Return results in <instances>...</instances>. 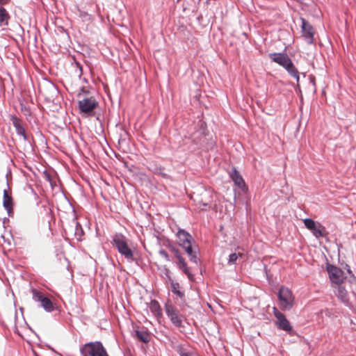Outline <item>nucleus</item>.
<instances>
[{"mask_svg":"<svg viewBox=\"0 0 356 356\" xmlns=\"http://www.w3.org/2000/svg\"><path fill=\"white\" fill-rule=\"evenodd\" d=\"M113 245L118 250V252L124 256L129 262L135 261L134 252L129 247L127 238L122 234H117L113 238L112 241Z\"/></svg>","mask_w":356,"mask_h":356,"instance_id":"f257e3e1","label":"nucleus"},{"mask_svg":"<svg viewBox=\"0 0 356 356\" xmlns=\"http://www.w3.org/2000/svg\"><path fill=\"white\" fill-rule=\"evenodd\" d=\"M279 307L282 310H290L295 305V296L291 289L281 286L277 292Z\"/></svg>","mask_w":356,"mask_h":356,"instance_id":"f03ea898","label":"nucleus"},{"mask_svg":"<svg viewBox=\"0 0 356 356\" xmlns=\"http://www.w3.org/2000/svg\"><path fill=\"white\" fill-rule=\"evenodd\" d=\"M80 351L83 356H108L100 341L87 343L81 348Z\"/></svg>","mask_w":356,"mask_h":356,"instance_id":"7ed1b4c3","label":"nucleus"},{"mask_svg":"<svg viewBox=\"0 0 356 356\" xmlns=\"http://www.w3.org/2000/svg\"><path fill=\"white\" fill-rule=\"evenodd\" d=\"M305 226L312 232L314 236L316 238L323 237L327 235L325 228L318 222H316L311 218L304 220Z\"/></svg>","mask_w":356,"mask_h":356,"instance_id":"20e7f679","label":"nucleus"},{"mask_svg":"<svg viewBox=\"0 0 356 356\" xmlns=\"http://www.w3.org/2000/svg\"><path fill=\"white\" fill-rule=\"evenodd\" d=\"M32 293L34 301L40 302L41 307L47 312H51L54 310V306L51 300L49 298L44 296L42 292L36 289H33Z\"/></svg>","mask_w":356,"mask_h":356,"instance_id":"39448f33","label":"nucleus"},{"mask_svg":"<svg viewBox=\"0 0 356 356\" xmlns=\"http://www.w3.org/2000/svg\"><path fill=\"white\" fill-rule=\"evenodd\" d=\"M79 108L81 113L90 115L98 105L95 97H85L78 102Z\"/></svg>","mask_w":356,"mask_h":356,"instance_id":"423d86ee","label":"nucleus"},{"mask_svg":"<svg viewBox=\"0 0 356 356\" xmlns=\"http://www.w3.org/2000/svg\"><path fill=\"white\" fill-rule=\"evenodd\" d=\"M273 314L276 318L275 324L277 325V327L286 332H291L292 330V326L291 325L290 322L286 318L285 315L279 311L275 307L273 308Z\"/></svg>","mask_w":356,"mask_h":356,"instance_id":"0eeeda50","label":"nucleus"},{"mask_svg":"<svg viewBox=\"0 0 356 356\" xmlns=\"http://www.w3.org/2000/svg\"><path fill=\"white\" fill-rule=\"evenodd\" d=\"M165 311L166 315L175 327H181L182 326V319L176 307L172 305H166L165 307Z\"/></svg>","mask_w":356,"mask_h":356,"instance_id":"6e6552de","label":"nucleus"},{"mask_svg":"<svg viewBox=\"0 0 356 356\" xmlns=\"http://www.w3.org/2000/svg\"><path fill=\"white\" fill-rule=\"evenodd\" d=\"M327 270L329 277L333 284L337 286L342 284L345 277L343 272L340 268L332 265H328Z\"/></svg>","mask_w":356,"mask_h":356,"instance_id":"1a4fd4ad","label":"nucleus"},{"mask_svg":"<svg viewBox=\"0 0 356 356\" xmlns=\"http://www.w3.org/2000/svg\"><path fill=\"white\" fill-rule=\"evenodd\" d=\"M335 293L341 301L346 303L352 304L356 302V293L354 292H348L341 284L337 286Z\"/></svg>","mask_w":356,"mask_h":356,"instance_id":"9d476101","label":"nucleus"},{"mask_svg":"<svg viewBox=\"0 0 356 356\" xmlns=\"http://www.w3.org/2000/svg\"><path fill=\"white\" fill-rule=\"evenodd\" d=\"M170 251L175 254V257L177 259V266L179 269H181L184 274H186L188 279L191 280L193 277L192 273L190 272L189 268L187 266V264L184 260V259L181 255L179 250L172 246L170 248Z\"/></svg>","mask_w":356,"mask_h":356,"instance_id":"9b49d317","label":"nucleus"},{"mask_svg":"<svg viewBox=\"0 0 356 356\" xmlns=\"http://www.w3.org/2000/svg\"><path fill=\"white\" fill-rule=\"evenodd\" d=\"M72 225L65 231L66 234L70 233L74 236L77 241H81V237L83 234L81 224L76 220V218H73L72 220Z\"/></svg>","mask_w":356,"mask_h":356,"instance_id":"f8f14e48","label":"nucleus"},{"mask_svg":"<svg viewBox=\"0 0 356 356\" xmlns=\"http://www.w3.org/2000/svg\"><path fill=\"white\" fill-rule=\"evenodd\" d=\"M302 36L308 43H312L314 41V31L313 27L307 23L305 19L302 18Z\"/></svg>","mask_w":356,"mask_h":356,"instance_id":"ddd939ff","label":"nucleus"},{"mask_svg":"<svg viewBox=\"0 0 356 356\" xmlns=\"http://www.w3.org/2000/svg\"><path fill=\"white\" fill-rule=\"evenodd\" d=\"M269 56L273 61L282 66L284 68L291 61L289 57L284 54L274 53L270 54Z\"/></svg>","mask_w":356,"mask_h":356,"instance_id":"4468645a","label":"nucleus"},{"mask_svg":"<svg viewBox=\"0 0 356 356\" xmlns=\"http://www.w3.org/2000/svg\"><path fill=\"white\" fill-rule=\"evenodd\" d=\"M177 236L179 240V244L181 247L191 243L193 241L192 236L184 229H179L177 233Z\"/></svg>","mask_w":356,"mask_h":356,"instance_id":"2eb2a0df","label":"nucleus"},{"mask_svg":"<svg viewBox=\"0 0 356 356\" xmlns=\"http://www.w3.org/2000/svg\"><path fill=\"white\" fill-rule=\"evenodd\" d=\"M3 206L6 210L8 215L11 216L13 214V198L12 196L8 194L6 189L3 191Z\"/></svg>","mask_w":356,"mask_h":356,"instance_id":"dca6fc26","label":"nucleus"},{"mask_svg":"<svg viewBox=\"0 0 356 356\" xmlns=\"http://www.w3.org/2000/svg\"><path fill=\"white\" fill-rule=\"evenodd\" d=\"M12 122L14 127L15 128L17 134L19 136H22L24 140H26L27 136L26 134L25 129L22 126V121L17 117H13Z\"/></svg>","mask_w":356,"mask_h":356,"instance_id":"f3484780","label":"nucleus"},{"mask_svg":"<svg viewBox=\"0 0 356 356\" xmlns=\"http://www.w3.org/2000/svg\"><path fill=\"white\" fill-rule=\"evenodd\" d=\"M182 248L185 250L186 252L188 255L191 261L197 264L198 259H197V252L196 250L193 249L191 243L189 244H187L186 245L182 246Z\"/></svg>","mask_w":356,"mask_h":356,"instance_id":"a211bd4d","label":"nucleus"},{"mask_svg":"<svg viewBox=\"0 0 356 356\" xmlns=\"http://www.w3.org/2000/svg\"><path fill=\"white\" fill-rule=\"evenodd\" d=\"M284 68L286 69V70L288 72V73L291 76H293V78H295L296 79L297 86H299V79H300L299 72H298L297 68L293 65V62L292 61L289 62V63H288L287 65Z\"/></svg>","mask_w":356,"mask_h":356,"instance_id":"6ab92c4d","label":"nucleus"},{"mask_svg":"<svg viewBox=\"0 0 356 356\" xmlns=\"http://www.w3.org/2000/svg\"><path fill=\"white\" fill-rule=\"evenodd\" d=\"M230 177L234 184L239 188H242L245 185L242 176L239 174L238 172L236 171V169L232 170V172L230 173Z\"/></svg>","mask_w":356,"mask_h":356,"instance_id":"aec40b11","label":"nucleus"},{"mask_svg":"<svg viewBox=\"0 0 356 356\" xmlns=\"http://www.w3.org/2000/svg\"><path fill=\"white\" fill-rule=\"evenodd\" d=\"M136 334L137 338L144 343H147L150 340V336L145 328L136 330Z\"/></svg>","mask_w":356,"mask_h":356,"instance_id":"412c9836","label":"nucleus"},{"mask_svg":"<svg viewBox=\"0 0 356 356\" xmlns=\"http://www.w3.org/2000/svg\"><path fill=\"white\" fill-rule=\"evenodd\" d=\"M9 15L6 10L0 6V26L8 25Z\"/></svg>","mask_w":356,"mask_h":356,"instance_id":"4be33fe9","label":"nucleus"},{"mask_svg":"<svg viewBox=\"0 0 356 356\" xmlns=\"http://www.w3.org/2000/svg\"><path fill=\"white\" fill-rule=\"evenodd\" d=\"M172 292L180 298H183L184 294L179 290L180 286L178 282H172L171 283Z\"/></svg>","mask_w":356,"mask_h":356,"instance_id":"5701e85b","label":"nucleus"},{"mask_svg":"<svg viewBox=\"0 0 356 356\" xmlns=\"http://www.w3.org/2000/svg\"><path fill=\"white\" fill-rule=\"evenodd\" d=\"M150 309L152 312H154L156 313H159L160 312V305L159 302L156 300L151 301L150 303Z\"/></svg>","mask_w":356,"mask_h":356,"instance_id":"b1692460","label":"nucleus"},{"mask_svg":"<svg viewBox=\"0 0 356 356\" xmlns=\"http://www.w3.org/2000/svg\"><path fill=\"white\" fill-rule=\"evenodd\" d=\"M237 259H238L237 254H236V253L231 254L229 255L228 263L229 264H234L236 261Z\"/></svg>","mask_w":356,"mask_h":356,"instance_id":"393cba45","label":"nucleus"},{"mask_svg":"<svg viewBox=\"0 0 356 356\" xmlns=\"http://www.w3.org/2000/svg\"><path fill=\"white\" fill-rule=\"evenodd\" d=\"M159 254L164 257L167 261H170L169 255L168 254L167 252L164 250H161L159 251Z\"/></svg>","mask_w":356,"mask_h":356,"instance_id":"a878e982","label":"nucleus"},{"mask_svg":"<svg viewBox=\"0 0 356 356\" xmlns=\"http://www.w3.org/2000/svg\"><path fill=\"white\" fill-rule=\"evenodd\" d=\"M179 356H193L191 353L185 352V351H180Z\"/></svg>","mask_w":356,"mask_h":356,"instance_id":"bb28decb","label":"nucleus"},{"mask_svg":"<svg viewBox=\"0 0 356 356\" xmlns=\"http://www.w3.org/2000/svg\"><path fill=\"white\" fill-rule=\"evenodd\" d=\"M254 307L250 308L251 310H253L254 308H257L259 306V301L257 298H254Z\"/></svg>","mask_w":356,"mask_h":356,"instance_id":"cd10ccee","label":"nucleus"},{"mask_svg":"<svg viewBox=\"0 0 356 356\" xmlns=\"http://www.w3.org/2000/svg\"><path fill=\"white\" fill-rule=\"evenodd\" d=\"M354 285L356 286V277H353Z\"/></svg>","mask_w":356,"mask_h":356,"instance_id":"c85d7f7f","label":"nucleus"}]
</instances>
